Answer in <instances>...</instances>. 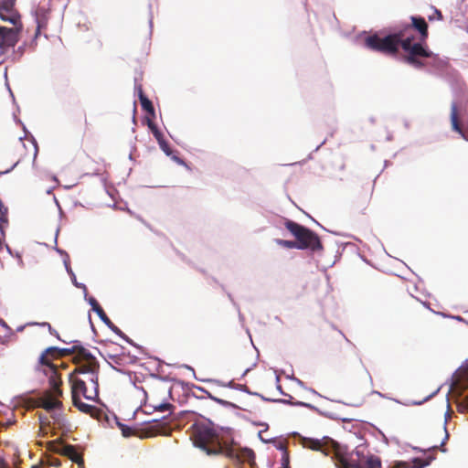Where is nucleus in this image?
<instances>
[{
    "label": "nucleus",
    "instance_id": "24",
    "mask_svg": "<svg viewBox=\"0 0 468 468\" xmlns=\"http://www.w3.org/2000/svg\"><path fill=\"white\" fill-rule=\"evenodd\" d=\"M67 447H68L67 444H64L63 442L57 441H48V445H47V448L48 451L56 452V453H59L61 455H63V453H64V450H65L64 448H67Z\"/></svg>",
    "mask_w": 468,
    "mask_h": 468
},
{
    "label": "nucleus",
    "instance_id": "30",
    "mask_svg": "<svg viewBox=\"0 0 468 468\" xmlns=\"http://www.w3.org/2000/svg\"><path fill=\"white\" fill-rule=\"evenodd\" d=\"M121 430H122V433L124 437H130L132 435H137L138 436V430L137 431H133L132 428L128 427V426H125V425H122L121 426Z\"/></svg>",
    "mask_w": 468,
    "mask_h": 468
},
{
    "label": "nucleus",
    "instance_id": "5",
    "mask_svg": "<svg viewBox=\"0 0 468 468\" xmlns=\"http://www.w3.org/2000/svg\"><path fill=\"white\" fill-rule=\"evenodd\" d=\"M55 351H57L55 346L47 348L39 357V364L45 367L43 373L48 378L49 385L59 394L61 393L60 386L62 385V380L58 367L52 362L53 359L57 358L54 355Z\"/></svg>",
    "mask_w": 468,
    "mask_h": 468
},
{
    "label": "nucleus",
    "instance_id": "17",
    "mask_svg": "<svg viewBox=\"0 0 468 468\" xmlns=\"http://www.w3.org/2000/svg\"><path fill=\"white\" fill-rule=\"evenodd\" d=\"M64 456H67L69 459H70L73 463H76L80 468L84 467V459L80 452L77 451L75 446L73 445H68L67 448H64Z\"/></svg>",
    "mask_w": 468,
    "mask_h": 468
},
{
    "label": "nucleus",
    "instance_id": "27",
    "mask_svg": "<svg viewBox=\"0 0 468 468\" xmlns=\"http://www.w3.org/2000/svg\"><path fill=\"white\" fill-rule=\"evenodd\" d=\"M147 125L150 128V130L152 131L154 138L157 141L164 137L163 133L158 130L156 125L153 122V121L149 117L147 118Z\"/></svg>",
    "mask_w": 468,
    "mask_h": 468
},
{
    "label": "nucleus",
    "instance_id": "20",
    "mask_svg": "<svg viewBox=\"0 0 468 468\" xmlns=\"http://www.w3.org/2000/svg\"><path fill=\"white\" fill-rule=\"evenodd\" d=\"M138 95L141 106L152 118L155 117L154 108L152 101L144 95L142 86H138Z\"/></svg>",
    "mask_w": 468,
    "mask_h": 468
},
{
    "label": "nucleus",
    "instance_id": "49",
    "mask_svg": "<svg viewBox=\"0 0 468 468\" xmlns=\"http://www.w3.org/2000/svg\"><path fill=\"white\" fill-rule=\"evenodd\" d=\"M39 420H40L41 422H43V418H42L41 415H39Z\"/></svg>",
    "mask_w": 468,
    "mask_h": 468
},
{
    "label": "nucleus",
    "instance_id": "28",
    "mask_svg": "<svg viewBox=\"0 0 468 468\" xmlns=\"http://www.w3.org/2000/svg\"><path fill=\"white\" fill-rule=\"evenodd\" d=\"M95 312L106 325H109L110 324H112L111 319L107 316L101 306H97Z\"/></svg>",
    "mask_w": 468,
    "mask_h": 468
},
{
    "label": "nucleus",
    "instance_id": "21",
    "mask_svg": "<svg viewBox=\"0 0 468 468\" xmlns=\"http://www.w3.org/2000/svg\"><path fill=\"white\" fill-rule=\"evenodd\" d=\"M0 18L3 21L12 23L15 27H16V24L19 22V16L13 11V7L5 10L3 6H0Z\"/></svg>",
    "mask_w": 468,
    "mask_h": 468
},
{
    "label": "nucleus",
    "instance_id": "22",
    "mask_svg": "<svg viewBox=\"0 0 468 468\" xmlns=\"http://www.w3.org/2000/svg\"><path fill=\"white\" fill-rule=\"evenodd\" d=\"M451 122L452 127L454 131L458 133H462V128L459 122V116H458V106L455 102L452 103L451 106Z\"/></svg>",
    "mask_w": 468,
    "mask_h": 468
},
{
    "label": "nucleus",
    "instance_id": "31",
    "mask_svg": "<svg viewBox=\"0 0 468 468\" xmlns=\"http://www.w3.org/2000/svg\"><path fill=\"white\" fill-rule=\"evenodd\" d=\"M276 242H277V244H279L284 248H288V249L296 248L297 249L295 241H292V240L276 239Z\"/></svg>",
    "mask_w": 468,
    "mask_h": 468
},
{
    "label": "nucleus",
    "instance_id": "2",
    "mask_svg": "<svg viewBox=\"0 0 468 468\" xmlns=\"http://www.w3.org/2000/svg\"><path fill=\"white\" fill-rule=\"evenodd\" d=\"M190 438L196 447L207 455L222 454L227 443H223L216 430L207 423H195L191 427Z\"/></svg>",
    "mask_w": 468,
    "mask_h": 468
},
{
    "label": "nucleus",
    "instance_id": "7",
    "mask_svg": "<svg viewBox=\"0 0 468 468\" xmlns=\"http://www.w3.org/2000/svg\"><path fill=\"white\" fill-rule=\"evenodd\" d=\"M222 455L236 459L239 462L248 463L251 468L256 467L255 453L251 449H237L231 445L226 444Z\"/></svg>",
    "mask_w": 468,
    "mask_h": 468
},
{
    "label": "nucleus",
    "instance_id": "12",
    "mask_svg": "<svg viewBox=\"0 0 468 468\" xmlns=\"http://www.w3.org/2000/svg\"><path fill=\"white\" fill-rule=\"evenodd\" d=\"M410 20L411 25H409L410 27L408 29V32L410 31L411 29H415L416 31H418L420 34L419 43H421L423 46H426L428 48V46L424 44L429 36L427 22L423 17L413 16H410Z\"/></svg>",
    "mask_w": 468,
    "mask_h": 468
},
{
    "label": "nucleus",
    "instance_id": "15",
    "mask_svg": "<svg viewBox=\"0 0 468 468\" xmlns=\"http://www.w3.org/2000/svg\"><path fill=\"white\" fill-rule=\"evenodd\" d=\"M332 441L333 440H329L326 442H323L319 440L309 439L306 441L305 446L311 450L321 451L325 455H329V454L333 453L332 444H331Z\"/></svg>",
    "mask_w": 468,
    "mask_h": 468
},
{
    "label": "nucleus",
    "instance_id": "41",
    "mask_svg": "<svg viewBox=\"0 0 468 468\" xmlns=\"http://www.w3.org/2000/svg\"><path fill=\"white\" fill-rule=\"evenodd\" d=\"M90 305L92 306L93 311H95V309L97 308V306H101V305L99 304V303H98L94 298H91V299L90 300Z\"/></svg>",
    "mask_w": 468,
    "mask_h": 468
},
{
    "label": "nucleus",
    "instance_id": "36",
    "mask_svg": "<svg viewBox=\"0 0 468 468\" xmlns=\"http://www.w3.org/2000/svg\"><path fill=\"white\" fill-rule=\"evenodd\" d=\"M41 325L47 326L51 335H55L58 339H60L58 333L55 329L52 328V326L49 323L45 322V323H42Z\"/></svg>",
    "mask_w": 468,
    "mask_h": 468
},
{
    "label": "nucleus",
    "instance_id": "18",
    "mask_svg": "<svg viewBox=\"0 0 468 468\" xmlns=\"http://www.w3.org/2000/svg\"><path fill=\"white\" fill-rule=\"evenodd\" d=\"M48 12L44 7H38L36 11L37 32L36 37L40 33V30L46 28L48 22Z\"/></svg>",
    "mask_w": 468,
    "mask_h": 468
},
{
    "label": "nucleus",
    "instance_id": "1",
    "mask_svg": "<svg viewBox=\"0 0 468 468\" xmlns=\"http://www.w3.org/2000/svg\"><path fill=\"white\" fill-rule=\"evenodd\" d=\"M410 26H405L393 34L380 37L373 34L365 38V46L370 50L382 53L387 56H396L399 47L406 53L404 61L417 69L424 67L420 58H432L433 53L421 43H413L414 37L408 34Z\"/></svg>",
    "mask_w": 468,
    "mask_h": 468
},
{
    "label": "nucleus",
    "instance_id": "38",
    "mask_svg": "<svg viewBox=\"0 0 468 468\" xmlns=\"http://www.w3.org/2000/svg\"><path fill=\"white\" fill-rule=\"evenodd\" d=\"M48 463L49 466L58 467L60 466V461L58 458H48Z\"/></svg>",
    "mask_w": 468,
    "mask_h": 468
},
{
    "label": "nucleus",
    "instance_id": "6",
    "mask_svg": "<svg viewBox=\"0 0 468 468\" xmlns=\"http://www.w3.org/2000/svg\"><path fill=\"white\" fill-rule=\"evenodd\" d=\"M331 444L333 451L332 458L335 460L336 466L344 467V464H346L347 468H363L366 455L362 450L356 448L346 457L342 447L336 441H332Z\"/></svg>",
    "mask_w": 468,
    "mask_h": 468
},
{
    "label": "nucleus",
    "instance_id": "14",
    "mask_svg": "<svg viewBox=\"0 0 468 468\" xmlns=\"http://www.w3.org/2000/svg\"><path fill=\"white\" fill-rule=\"evenodd\" d=\"M110 363L119 367H126L135 362V356L122 352L120 354H108Z\"/></svg>",
    "mask_w": 468,
    "mask_h": 468
},
{
    "label": "nucleus",
    "instance_id": "4",
    "mask_svg": "<svg viewBox=\"0 0 468 468\" xmlns=\"http://www.w3.org/2000/svg\"><path fill=\"white\" fill-rule=\"evenodd\" d=\"M71 394H79L86 399L94 400L99 396V382L97 374L90 375L85 378L69 376Z\"/></svg>",
    "mask_w": 468,
    "mask_h": 468
},
{
    "label": "nucleus",
    "instance_id": "16",
    "mask_svg": "<svg viewBox=\"0 0 468 468\" xmlns=\"http://www.w3.org/2000/svg\"><path fill=\"white\" fill-rule=\"evenodd\" d=\"M80 396L81 395L79 394H71L73 405L80 411L93 416L98 411L97 408L95 406L82 402L80 400Z\"/></svg>",
    "mask_w": 468,
    "mask_h": 468
},
{
    "label": "nucleus",
    "instance_id": "47",
    "mask_svg": "<svg viewBox=\"0 0 468 468\" xmlns=\"http://www.w3.org/2000/svg\"><path fill=\"white\" fill-rule=\"evenodd\" d=\"M3 249V240L2 239L0 238V250Z\"/></svg>",
    "mask_w": 468,
    "mask_h": 468
},
{
    "label": "nucleus",
    "instance_id": "39",
    "mask_svg": "<svg viewBox=\"0 0 468 468\" xmlns=\"http://www.w3.org/2000/svg\"><path fill=\"white\" fill-rule=\"evenodd\" d=\"M173 406L170 403L161 404L157 409L161 411L170 410Z\"/></svg>",
    "mask_w": 468,
    "mask_h": 468
},
{
    "label": "nucleus",
    "instance_id": "13",
    "mask_svg": "<svg viewBox=\"0 0 468 468\" xmlns=\"http://www.w3.org/2000/svg\"><path fill=\"white\" fill-rule=\"evenodd\" d=\"M80 365L74 369V371L70 374L75 376L76 374H83L85 377H90V375L97 374L99 375V363L95 360L84 361L82 363H79Z\"/></svg>",
    "mask_w": 468,
    "mask_h": 468
},
{
    "label": "nucleus",
    "instance_id": "40",
    "mask_svg": "<svg viewBox=\"0 0 468 468\" xmlns=\"http://www.w3.org/2000/svg\"><path fill=\"white\" fill-rule=\"evenodd\" d=\"M444 431H445V437H444V440H443V441L441 442V446H440V450H441V452H446V449H445V448H443V446H444V444H445V441L449 439V433H448V431H447V430H446V427H445V426H444Z\"/></svg>",
    "mask_w": 468,
    "mask_h": 468
},
{
    "label": "nucleus",
    "instance_id": "46",
    "mask_svg": "<svg viewBox=\"0 0 468 468\" xmlns=\"http://www.w3.org/2000/svg\"><path fill=\"white\" fill-rule=\"evenodd\" d=\"M177 162L181 165H185V162L179 158H176Z\"/></svg>",
    "mask_w": 468,
    "mask_h": 468
},
{
    "label": "nucleus",
    "instance_id": "26",
    "mask_svg": "<svg viewBox=\"0 0 468 468\" xmlns=\"http://www.w3.org/2000/svg\"><path fill=\"white\" fill-rule=\"evenodd\" d=\"M76 347L75 345L70 348H58L57 347V351H55V356L57 358L64 357L66 356L73 355L75 353Z\"/></svg>",
    "mask_w": 468,
    "mask_h": 468
},
{
    "label": "nucleus",
    "instance_id": "29",
    "mask_svg": "<svg viewBox=\"0 0 468 468\" xmlns=\"http://www.w3.org/2000/svg\"><path fill=\"white\" fill-rule=\"evenodd\" d=\"M455 388L463 391L468 389V378L465 379H456L453 383Z\"/></svg>",
    "mask_w": 468,
    "mask_h": 468
},
{
    "label": "nucleus",
    "instance_id": "8",
    "mask_svg": "<svg viewBox=\"0 0 468 468\" xmlns=\"http://www.w3.org/2000/svg\"><path fill=\"white\" fill-rule=\"evenodd\" d=\"M21 26L5 27L0 26V53L3 54L10 48H14L19 40Z\"/></svg>",
    "mask_w": 468,
    "mask_h": 468
},
{
    "label": "nucleus",
    "instance_id": "45",
    "mask_svg": "<svg viewBox=\"0 0 468 468\" xmlns=\"http://www.w3.org/2000/svg\"><path fill=\"white\" fill-rule=\"evenodd\" d=\"M0 324L3 326H7L5 322L3 319H0Z\"/></svg>",
    "mask_w": 468,
    "mask_h": 468
},
{
    "label": "nucleus",
    "instance_id": "11",
    "mask_svg": "<svg viewBox=\"0 0 468 468\" xmlns=\"http://www.w3.org/2000/svg\"><path fill=\"white\" fill-rule=\"evenodd\" d=\"M341 367L347 373H353L362 367V361L354 349H349L340 360Z\"/></svg>",
    "mask_w": 468,
    "mask_h": 468
},
{
    "label": "nucleus",
    "instance_id": "48",
    "mask_svg": "<svg viewBox=\"0 0 468 468\" xmlns=\"http://www.w3.org/2000/svg\"><path fill=\"white\" fill-rule=\"evenodd\" d=\"M5 426H6L5 424H4L3 422L0 421V428L1 427H5Z\"/></svg>",
    "mask_w": 468,
    "mask_h": 468
},
{
    "label": "nucleus",
    "instance_id": "9",
    "mask_svg": "<svg viewBox=\"0 0 468 468\" xmlns=\"http://www.w3.org/2000/svg\"><path fill=\"white\" fill-rule=\"evenodd\" d=\"M63 392L57 393V390L49 385V389L46 390L42 396L37 399V406L50 411L62 406V402L58 399Z\"/></svg>",
    "mask_w": 468,
    "mask_h": 468
},
{
    "label": "nucleus",
    "instance_id": "43",
    "mask_svg": "<svg viewBox=\"0 0 468 468\" xmlns=\"http://www.w3.org/2000/svg\"><path fill=\"white\" fill-rule=\"evenodd\" d=\"M0 468H7L4 461L0 458Z\"/></svg>",
    "mask_w": 468,
    "mask_h": 468
},
{
    "label": "nucleus",
    "instance_id": "25",
    "mask_svg": "<svg viewBox=\"0 0 468 468\" xmlns=\"http://www.w3.org/2000/svg\"><path fill=\"white\" fill-rule=\"evenodd\" d=\"M363 468H381V461L378 457L374 455L366 456Z\"/></svg>",
    "mask_w": 468,
    "mask_h": 468
},
{
    "label": "nucleus",
    "instance_id": "37",
    "mask_svg": "<svg viewBox=\"0 0 468 468\" xmlns=\"http://www.w3.org/2000/svg\"><path fill=\"white\" fill-rule=\"evenodd\" d=\"M276 448L282 452V454L284 452H288V449H287V442H286V441H279V442L276 444Z\"/></svg>",
    "mask_w": 468,
    "mask_h": 468
},
{
    "label": "nucleus",
    "instance_id": "33",
    "mask_svg": "<svg viewBox=\"0 0 468 468\" xmlns=\"http://www.w3.org/2000/svg\"><path fill=\"white\" fill-rule=\"evenodd\" d=\"M161 149L166 154H170V147L167 144V142L163 138H161L160 140L157 141Z\"/></svg>",
    "mask_w": 468,
    "mask_h": 468
},
{
    "label": "nucleus",
    "instance_id": "44",
    "mask_svg": "<svg viewBox=\"0 0 468 468\" xmlns=\"http://www.w3.org/2000/svg\"><path fill=\"white\" fill-rule=\"evenodd\" d=\"M464 402L466 403V410H468V395L464 399Z\"/></svg>",
    "mask_w": 468,
    "mask_h": 468
},
{
    "label": "nucleus",
    "instance_id": "23",
    "mask_svg": "<svg viewBox=\"0 0 468 468\" xmlns=\"http://www.w3.org/2000/svg\"><path fill=\"white\" fill-rule=\"evenodd\" d=\"M8 209L0 202V231L5 235V228L8 225Z\"/></svg>",
    "mask_w": 468,
    "mask_h": 468
},
{
    "label": "nucleus",
    "instance_id": "51",
    "mask_svg": "<svg viewBox=\"0 0 468 468\" xmlns=\"http://www.w3.org/2000/svg\"><path fill=\"white\" fill-rule=\"evenodd\" d=\"M437 448H438L437 446H433L432 450L435 451Z\"/></svg>",
    "mask_w": 468,
    "mask_h": 468
},
{
    "label": "nucleus",
    "instance_id": "42",
    "mask_svg": "<svg viewBox=\"0 0 468 468\" xmlns=\"http://www.w3.org/2000/svg\"><path fill=\"white\" fill-rule=\"evenodd\" d=\"M434 14H437L438 19H442V15H441V11L435 9Z\"/></svg>",
    "mask_w": 468,
    "mask_h": 468
},
{
    "label": "nucleus",
    "instance_id": "3",
    "mask_svg": "<svg viewBox=\"0 0 468 468\" xmlns=\"http://www.w3.org/2000/svg\"><path fill=\"white\" fill-rule=\"evenodd\" d=\"M284 226L294 236L297 249L313 251L323 250L320 238L311 229L290 219L285 221Z\"/></svg>",
    "mask_w": 468,
    "mask_h": 468
},
{
    "label": "nucleus",
    "instance_id": "32",
    "mask_svg": "<svg viewBox=\"0 0 468 468\" xmlns=\"http://www.w3.org/2000/svg\"><path fill=\"white\" fill-rule=\"evenodd\" d=\"M281 462H282V468H290V456H289V452H284L282 454Z\"/></svg>",
    "mask_w": 468,
    "mask_h": 468
},
{
    "label": "nucleus",
    "instance_id": "34",
    "mask_svg": "<svg viewBox=\"0 0 468 468\" xmlns=\"http://www.w3.org/2000/svg\"><path fill=\"white\" fill-rule=\"evenodd\" d=\"M108 327L114 332L116 335H120L121 337L126 339V335L122 333V331L117 327L112 322V324H110Z\"/></svg>",
    "mask_w": 468,
    "mask_h": 468
},
{
    "label": "nucleus",
    "instance_id": "50",
    "mask_svg": "<svg viewBox=\"0 0 468 468\" xmlns=\"http://www.w3.org/2000/svg\"><path fill=\"white\" fill-rule=\"evenodd\" d=\"M31 468H40V467L37 465H33Z\"/></svg>",
    "mask_w": 468,
    "mask_h": 468
},
{
    "label": "nucleus",
    "instance_id": "35",
    "mask_svg": "<svg viewBox=\"0 0 468 468\" xmlns=\"http://www.w3.org/2000/svg\"><path fill=\"white\" fill-rule=\"evenodd\" d=\"M14 4L15 0H0V6H3L5 10H7L10 7H13Z\"/></svg>",
    "mask_w": 468,
    "mask_h": 468
},
{
    "label": "nucleus",
    "instance_id": "10",
    "mask_svg": "<svg viewBox=\"0 0 468 468\" xmlns=\"http://www.w3.org/2000/svg\"><path fill=\"white\" fill-rule=\"evenodd\" d=\"M168 431L167 423L160 420H152L138 430L140 438H151L160 434H166Z\"/></svg>",
    "mask_w": 468,
    "mask_h": 468
},
{
    "label": "nucleus",
    "instance_id": "19",
    "mask_svg": "<svg viewBox=\"0 0 468 468\" xmlns=\"http://www.w3.org/2000/svg\"><path fill=\"white\" fill-rule=\"evenodd\" d=\"M75 347H76V350H75V353H73L75 355V356L73 357L74 363H82L84 361H90L91 359L92 360L96 359L91 355V353L85 347H83L80 345H75Z\"/></svg>",
    "mask_w": 468,
    "mask_h": 468
}]
</instances>
